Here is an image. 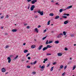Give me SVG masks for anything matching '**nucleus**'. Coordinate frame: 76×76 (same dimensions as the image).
Segmentation results:
<instances>
[{
	"label": "nucleus",
	"mask_w": 76,
	"mask_h": 76,
	"mask_svg": "<svg viewBox=\"0 0 76 76\" xmlns=\"http://www.w3.org/2000/svg\"><path fill=\"white\" fill-rule=\"evenodd\" d=\"M41 69H44L45 68V66H42L41 67Z\"/></svg>",
	"instance_id": "29"
},
{
	"label": "nucleus",
	"mask_w": 76,
	"mask_h": 76,
	"mask_svg": "<svg viewBox=\"0 0 76 76\" xmlns=\"http://www.w3.org/2000/svg\"><path fill=\"white\" fill-rule=\"evenodd\" d=\"M27 25V24H24V26H26V25Z\"/></svg>",
	"instance_id": "62"
},
{
	"label": "nucleus",
	"mask_w": 76,
	"mask_h": 76,
	"mask_svg": "<svg viewBox=\"0 0 76 76\" xmlns=\"http://www.w3.org/2000/svg\"><path fill=\"white\" fill-rule=\"evenodd\" d=\"M12 32H16L17 31V29H13L12 30Z\"/></svg>",
	"instance_id": "9"
},
{
	"label": "nucleus",
	"mask_w": 76,
	"mask_h": 76,
	"mask_svg": "<svg viewBox=\"0 0 76 76\" xmlns=\"http://www.w3.org/2000/svg\"><path fill=\"white\" fill-rule=\"evenodd\" d=\"M50 16H54V14H53V13H50Z\"/></svg>",
	"instance_id": "22"
},
{
	"label": "nucleus",
	"mask_w": 76,
	"mask_h": 76,
	"mask_svg": "<svg viewBox=\"0 0 76 76\" xmlns=\"http://www.w3.org/2000/svg\"><path fill=\"white\" fill-rule=\"evenodd\" d=\"M41 26L40 25H39L38 26V28H40V27H41Z\"/></svg>",
	"instance_id": "55"
},
{
	"label": "nucleus",
	"mask_w": 76,
	"mask_h": 76,
	"mask_svg": "<svg viewBox=\"0 0 76 76\" xmlns=\"http://www.w3.org/2000/svg\"><path fill=\"white\" fill-rule=\"evenodd\" d=\"M53 68H54V66L52 67L50 69V71H53Z\"/></svg>",
	"instance_id": "26"
},
{
	"label": "nucleus",
	"mask_w": 76,
	"mask_h": 76,
	"mask_svg": "<svg viewBox=\"0 0 76 76\" xmlns=\"http://www.w3.org/2000/svg\"><path fill=\"white\" fill-rule=\"evenodd\" d=\"M62 18L65 19H66L67 17L66 16H62Z\"/></svg>",
	"instance_id": "24"
},
{
	"label": "nucleus",
	"mask_w": 76,
	"mask_h": 76,
	"mask_svg": "<svg viewBox=\"0 0 76 76\" xmlns=\"http://www.w3.org/2000/svg\"><path fill=\"white\" fill-rule=\"evenodd\" d=\"M50 22H51L50 20H49L48 23V25H49L50 24Z\"/></svg>",
	"instance_id": "21"
},
{
	"label": "nucleus",
	"mask_w": 76,
	"mask_h": 76,
	"mask_svg": "<svg viewBox=\"0 0 76 76\" xmlns=\"http://www.w3.org/2000/svg\"><path fill=\"white\" fill-rule=\"evenodd\" d=\"M55 44H58V43H59V41L58 40L55 41Z\"/></svg>",
	"instance_id": "13"
},
{
	"label": "nucleus",
	"mask_w": 76,
	"mask_h": 76,
	"mask_svg": "<svg viewBox=\"0 0 76 76\" xmlns=\"http://www.w3.org/2000/svg\"><path fill=\"white\" fill-rule=\"evenodd\" d=\"M28 50H25L24 51V53H27V52H28Z\"/></svg>",
	"instance_id": "23"
},
{
	"label": "nucleus",
	"mask_w": 76,
	"mask_h": 76,
	"mask_svg": "<svg viewBox=\"0 0 76 76\" xmlns=\"http://www.w3.org/2000/svg\"><path fill=\"white\" fill-rule=\"evenodd\" d=\"M74 36H75V35H74L73 34H72L71 35L72 37H74Z\"/></svg>",
	"instance_id": "53"
},
{
	"label": "nucleus",
	"mask_w": 76,
	"mask_h": 76,
	"mask_svg": "<svg viewBox=\"0 0 76 76\" xmlns=\"http://www.w3.org/2000/svg\"><path fill=\"white\" fill-rule=\"evenodd\" d=\"M1 71L2 72H6V69L4 68H3L1 69Z\"/></svg>",
	"instance_id": "6"
},
{
	"label": "nucleus",
	"mask_w": 76,
	"mask_h": 76,
	"mask_svg": "<svg viewBox=\"0 0 76 76\" xmlns=\"http://www.w3.org/2000/svg\"><path fill=\"white\" fill-rule=\"evenodd\" d=\"M54 1H51V2H52V3H53V2H54Z\"/></svg>",
	"instance_id": "63"
},
{
	"label": "nucleus",
	"mask_w": 76,
	"mask_h": 76,
	"mask_svg": "<svg viewBox=\"0 0 76 76\" xmlns=\"http://www.w3.org/2000/svg\"><path fill=\"white\" fill-rule=\"evenodd\" d=\"M66 74V72H64L62 74V76H64V75Z\"/></svg>",
	"instance_id": "34"
},
{
	"label": "nucleus",
	"mask_w": 76,
	"mask_h": 76,
	"mask_svg": "<svg viewBox=\"0 0 76 76\" xmlns=\"http://www.w3.org/2000/svg\"><path fill=\"white\" fill-rule=\"evenodd\" d=\"M63 65H61L60 66V69H63Z\"/></svg>",
	"instance_id": "27"
},
{
	"label": "nucleus",
	"mask_w": 76,
	"mask_h": 76,
	"mask_svg": "<svg viewBox=\"0 0 76 76\" xmlns=\"http://www.w3.org/2000/svg\"><path fill=\"white\" fill-rule=\"evenodd\" d=\"M51 53H47L46 54V56H51Z\"/></svg>",
	"instance_id": "33"
},
{
	"label": "nucleus",
	"mask_w": 76,
	"mask_h": 76,
	"mask_svg": "<svg viewBox=\"0 0 76 76\" xmlns=\"http://www.w3.org/2000/svg\"><path fill=\"white\" fill-rule=\"evenodd\" d=\"M66 68H67V65L65 66L64 67V70H66Z\"/></svg>",
	"instance_id": "38"
},
{
	"label": "nucleus",
	"mask_w": 76,
	"mask_h": 76,
	"mask_svg": "<svg viewBox=\"0 0 76 76\" xmlns=\"http://www.w3.org/2000/svg\"><path fill=\"white\" fill-rule=\"evenodd\" d=\"M21 61H25V60H24L23 59H22Z\"/></svg>",
	"instance_id": "56"
},
{
	"label": "nucleus",
	"mask_w": 76,
	"mask_h": 76,
	"mask_svg": "<svg viewBox=\"0 0 76 76\" xmlns=\"http://www.w3.org/2000/svg\"><path fill=\"white\" fill-rule=\"evenodd\" d=\"M58 4V3H56V4L59 5V4Z\"/></svg>",
	"instance_id": "57"
},
{
	"label": "nucleus",
	"mask_w": 76,
	"mask_h": 76,
	"mask_svg": "<svg viewBox=\"0 0 76 76\" xmlns=\"http://www.w3.org/2000/svg\"><path fill=\"white\" fill-rule=\"evenodd\" d=\"M37 61H35L33 63V64H36L37 63Z\"/></svg>",
	"instance_id": "41"
},
{
	"label": "nucleus",
	"mask_w": 76,
	"mask_h": 76,
	"mask_svg": "<svg viewBox=\"0 0 76 76\" xmlns=\"http://www.w3.org/2000/svg\"><path fill=\"white\" fill-rule=\"evenodd\" d=\"M28 9H29V8H30V4H28Z\"/></svg>",
	"instance_id": "40"
},
{
	"label": "nucleus",
	"mask_w": 76,
	"mask_h": 76,
	"mask_svg": "<svg viewBox=\"0 0 76 76\" xmlns=\"http://www.w3.org/2000/svg\"><path fill=\"white\" fill-rule=\"evenodd\" d=\"M32 74H33V75H35V74H36V72H32Z\"/></svg>",
	"instance_id": "30"
},
{
	"label": "nucleus",
	"mask_w": 76,
	"mask_h": 76,
	"mask_svg": "<svg viewBox=\"0 0 76 76\" xmlns=\"http://www.w3.org/2000/svg\"><path fill=\"white\" fill-rule=\"evenodd\" d=\"M37 2V0H33L31 1V4H35L36 2Z\"/></svg>",
	"instance_id": "4"
},
{
	"label": "nucleus",
	"mask_w": 76,
	"mask_h": 76,
	"mask_svg": "<svg viewBox=\"0 0 76 76\" xmlns=\"http://www.w3.org/2000/svg\"><path fill=\"white\" fill-rule=\"evenodd\" d=\"M29 55H30V53H28L26 55V57H28Z\"/></svg>",
	"instance_id": "43"
},
{
	"label": "nucleus",
	"mask_w": 76,
	"mask_h": 76,
	"mask_svg": "<svg viewBox=\"0 0 76 76\" xmlns=\"http://www.w3.org/2000/svg\"><path fill=\"white\" fill-rule=\"evenodd\" d=\"M27 68H31V66H27Z\"/></svg>",
	"instance_id": "44"
},
{
	"label": "nucleus",
	"mask_w": 76,
	"mask_h": 76,
	"mask_svg": "<svg viewBox=\"0 0 76 76\" xmlns=\"http://www.w3.org/2000/svg\"><path fill=\"white\" fill-rule=\"evenodd\" d=\"M47 36H46V37H45L43 38H42L43 40H44V39H45V38H47Z\"/></svg>",
	"instance_id": "36"
},
{
	"label": "nucleus",
	"mask_w": 76,
	"mask_h": 76,
	"mask_svg": "<svg viewBox=\"0 0 76 76\" xmlns=\"http://www.w3.org/2000/svg\"><path fill=\"white\" fill-rule=\"evenodd\" d=\"M38 13H39L40 15H44V11H42L41 12L40 11V10H39V11H38Z\"/></svg>",
	"instance_id": "1"
},
{
	"label": "nucleus",
	"mask_w": 76,
	"mask_h": 76,
	"mask_svg": "<svg viewBox=\"0 0 76 76\" xmlns=\"http://www.w3.org/2000/svg\"><path fill=\"white\" fill-rule=\"evenodd\" d=\"M26 45V43H24L23 44V45Z\"/></svg>",
	"instance_id": "61"
},
{
	"label": "nucleus",
	"mask_w": 76,
	"mask_h": 76,
	"mask_svg": "<svg viewBox=\"0 0 76 76\" xmlns=\"http://www.w3.org/2000/svg\"><path fill=\"white\" fill-rule=\"evenodd\" d=\"M72 6H68L67 7V8H66V9H70L71 8H72Z\"/></svg>",
	"instance_id": "10"
},
{
	"label": "nucleus",
	"mask_w": 76,
	"mask_h": 76,
	"mask_svg": "<svg viewBox=\"0 0 76 76\" xmlns=\"http://www.w3.org/2000/svg\"><path fill=\"white\" fill-rule=\"evenodd\" d=\"M7 60H8V63H10L11 61V58L10 57H8L7 58Z\"/></svg>",
	"instance_id": "2"
},
{
	"label": "nucleus",
	"mask_w": 76,
	"mask_h": 76,
	"mask_svg": "<svg viewBox=\"0 0 76 76\" xmlns=\"http://www.w3.org/2000/svg\"><path fill=\"white\" fill-rule=\"evenodd\" d=\"M60 34V35H63V33H60V34Z\"/></svg>",
	"instance_id": "49"
},
{
	"label": "nucleus",
	"mask_w": 76,
	"mask_h": 76,
	"mask_svg": "<svg viewBox=\"0 0 76 76\" xmlns=\"http://www.w3.org/2000/svg\"><path fill=\"white\" fill-rule=\"evenodd\" d=\"M34 30L35 31H36L37 33H38V28H35Z\"/></svg>",
	"instance_id": "11"
},
{
	"label": "nucleus",
	"mask_w": 76,
	"mask_h": 76,
	"mask_svg": "<svg viewBox=\"0 0 76 76\" xmlns=\"http://www.w3.org/2000/svg\"><path fill=\"white\" fill-rule=\"evenodd\" d=\"M50 63L48 64L47 65V67H49V66H50Z\"/></svg>",
	"instance_id": "37"
},
{
	"label": "nucleus",
	"mask_w": 76,
	"mask_h": 76,
	"mask_svg": "<svg viewBox=\"0 0 76 76\" xmlns=\"http://www.w3.org/2000/svg\"><path fill=\"white\" fill-rule=\"evenodd\" d=\"M27 29H29V28H30L29 26H27Z\"/></svg>",
	"instance_id": "50"
},
{
	"label": "nucleus",
	"mask_w": 76,
	"mask_h": 76,
	"mask_svg": "<svg viewBox=\"0 0 76 76\" xmlns=\"http://www.w3.org/2000/svg\"><path fill=\"white\" fill-rule=\"evenodd\" d=\"M9 18V15H7L6 17V18Z\"/></svg>",
	"instance_id": "42"
},
{
	"label": "nucleus",
	"mask_w": 76,
	"mask_h": 76,
	"mask_svg": "<svg viewBox=\"0 0 76 76\" xmlns=\"http://www.w3.org/2000/svg\"><path fill=\"white\" fill-rule=\"evenodd\" d=\"M64 16H69V14H64Z\"/></svg>",
	"instance_id": "19"
},
{
	"label": "nucleus",
	"mask_w": 76,
	"mask_h": 76,
	"mask_svg": "<svg viewBox=\"0 0 76 76\" xmlns=\"http://www.w3.org/2000/svg\"><path fill=\"white\" fill-rule=\"evenodd\" d=\"M53 42V41H49V44H51V43H52Z\"/></svg>",
	"instance_id": "39"
},
{
	"label": "nucleus",
	"mask_w": 76,
	"mask_h": 76,
	"mask_svg": "<svg viewBox=\"0 0 76 76\" xmlns=\"http://www.w3.org/2000/svg\"><path fill=\"white\" fill-rule=\"evenodd\" d=\"M4 17L3 16H2V17H1V19H3V18Z\"/></svg>",
	"instance_id": "58"
},
{
	"label": "nucleus",
	"mask_w": 76,
	"mask_h": 76,
	"mask_svg": "<svg viewBox=\"0 0 76 76\" xmlns=\"http://www.w3.org/2000/svg\"><path fill=\"white\" fill-rule=\"evenodd\" d=\"M27 1H28V2H29V1H32V0H27Z\"/></svg>",
	"instance_id": "54"
},
{
	"label": "nucleus",
	"mask_w": 76,
	"mask_h": 76,
	"mask_svg": "<svg viewBox=\"0 0 76 76\" xmlns=\"http://www.w3.org/2000/svg\"><path fill=\"white\" fill-rule=\"evenodd\" d=\"M57 38H61V36L60 34L58 35L57 36Z\"/></svg>",
	"instance_id": "14"
},
{
	"label": "nucleus",
	"mask_w": 76,
	"mask_h": 76,
	"mask_svg": "<svg viewBox=\"0 0 76 76\" xmlns=\"http://www.w3.org/2000/svg\"><path fill=\"white\" fill-rule=\"evenodd\" d=\"M72 63V62L70 61H69L68 63V64H71Z\"/></svg>",
	"instance_id": "45"
},
{
	"label": "nucleus",
	"mask_w": 76,
	"mask_h": 76,
	"mask_svg": "<svg viewBox=\"0 0 76 76\" xmlns=\"http://www.w3.org/2000/svg\"><path fill=\"white\" fill-rule=\"evenodd\" d=\"M63 54L61 53H58V56H61Z\"/></svg>",
	"instance_id": "8"
},
{
	"label": "nucleus",
	"mask_w": 76,
	"mask_h": 76,
	"mask_svg": "<svg viewBox=\"0 0 76 76\" xmlns=\"http://www.w3.org/2000/svg\"><path fill=\"white\" fill-rule=\"evenodd\" d=\"M41 71H44V69H41Z\"/></svg>",
	"instance_id": "59"
},
{
	"label": "nucleus",
	"mask_w": 76,
	"mask_h": 76,
	"mask_svg": "<svg viewBox=\"0 0 76 76\" xmlns=\"http://www.w3.org/2000/svg\"><path fill=\"white\" fill-rule=\"evenodd\" d=\"M63 34L64 35H66V32H65V31H64L63 32Z\"/></svg>",
	"instance_id": "28"
},
{
	"label": "nucleus",
	"mask_w": 76,
	"mask_h": 76,
	"mask_svg": "<svg viewBox=\"0 0 76 76\" xmlns=\"http://www.w3.org/2000/svg\"><path fill=\"white\" fill-rule=\"evenodd\" d=\"M52 47V46H50V45H47V48H51Z\"/></svg>",
	"instance_id": "17"
},
{
	"label": "nucleus",
	"mask_w": 76,
	"mask_h": 76,
	"mask_svg": "<svg viewBox=\"0 0 76 76\" xmlns=\"http://www.w3.org/2000/svg\"><path fill=\"white\" fill-rule=\"evenodd\" d=\"M59 18V16H57L56 17H55V19H58Z\"/></svg>",
	"instance_id": "16"
},
{
	"label": "nucleus",
	"mask_w": 76,
	"mask_h": 76,
	"mask_svg": "<svg viewBox=\"0 0 76 76\" xmlns=\"http://www.w3.org/2000/svg\"><path fill=\"white\" fill-rule=\"evenodd\" d=\"M68 22H69V20H66L65 21H64V23L65 25H66V24H67V23H68Z\"/></svg>",
	"instance_id": "5"
},
{
	"label": "nucleus",
	"mask_w": 76,
	"mask_h": 76,
	"mask_svg": "<svg viewBox=\"0 0 76 76\" xmlns=\"http://www.w3.org/2000/svg\"><path fill=\"white\" fill-rule=\"evenodd\" d=\"M56 64V62H54L53 63V65H55V64Z\"/></svg>",
	"instance_id": "51"
},
{
	"label": "nucleus",
	"mask_w": 76,
	"mask_h": 76,
	"mask_svg": "<svg viewBox=\"0 0 76 76\" xmlns=\"http://www.w3.org/2000/svg\"><path fill=\"white\" fill-rule=\"evenodd\" d=\"M47 49H48L47 47H45L43 48L42 50L43 51H45V50H46Z\"/></svg>",
	"instance_id": "7"
},
{
	"label": "nucleus",
	"mask_w": 76,
	"mask_h": 76,
	"mask_svg": "<svg viewBox=\"0 0 76 76\" xmlns=\"http://www.w3.org/2000/svg\"><path fill=\"white\" fill-rule=\"evenodd\" d=\"M48 40H47V42H46V44L47 45V44H48Z\"/></svg>",
	"instance_id": "32"
},
{
	"label": "nucleus",
	"mask_w": 76,
	"mask_h": 76,
	"mask_svg": "<svg viewBox=\"0 0 76 76\" xmlns=\"http://www.w3.org/2000/svg\"><path fill=\"white\" fill-rule=\"evenodd\" d=\"M63 9H61L59 10V12H60L61 13V12H63Z\"/></svg>",
	"instance_id": "20"
},
{
	"label": "nucleus",
	"mask_w": 76,
	"mask_h": 76,
	"mask_svg": "<svg viewBox=\"0 0 76 76\" xmlns=\"http://www.w3.org/2000/svg\"><path fill=\"white\" fill-rule=\"evenodd\" d=\"M35 47H36L35 45H32V46H31V48H35Z\"/></svg>",
	"instance_id": "15"
},
{
	"label": "nucleus",
	"mask_w": 76,
	"mask_h": 76,
	"mask_svg": "<svg viewBox=\"0 0 76 76\" xmlns=\"http://www.w3.org/2000/svg\"><path fill=\"white\" fill-rule=\"evenodd\" d=\"M67 50H68V49H67V48H65V50L67 51Z\"/></svg>",
	"instance_id": "47"
},
{
	"label": "nucleus",
	"mask_w": 76,
	"mask_h": 76,
	"mask_svg": "<svg viewBox=\"0 0 76 76\" xmlns=\"http://www.w3.org/2000/svg\"><path fill=\"white\" fill-rule=\"evenodd\" d=\"M76 66H73V69H72V70H74L76 69Z\"/></svg>",
	"instance_id": "18"
},
{
	"label": "nucleus",
	"mask_w": 76,
	"mask_h": 76,
	"mask_svg": "<svg viewBox=\"0 0 76 76\" xmlns=\"http://www.w3.org/2000/svg\"><path fill=\"white\" fill-rule=\"evenodd\" d=\"M18 57V55H17L14 58V60H16Z\"/></svg>",
	"instance_id": "25"
},
{
	"label": "nucleus",
	"mask_w": 76,
	"mask_h": 76,
	"mask_svg": "<svg viewBox=\"0 0 76 76\" xmlns=\"http://www.w3.org/2000/svg\"><path fill=\"white\" fill-rule=\"evenodd\" d=\"M35 8V6L34 5H33L31 6L30 9L31 11H32V10H34V9Z\"/></svg>",
	"instance_id": "3"
},
{
	"label": "nucleus",
	"mask_w": 76,
	"mask_h": 76,
	"mask_svg": "<svg viewBox=\"0 0 76 76\" xmlns=\"http://www.w3.org/2000/svg\"><path fill=\"white\" fill-rule=\"evenodd\" d=\"M42 45H41L40 46V47H39L38 49H39V50H40L41 49V48H42Z\"/></svg>",
	"instance_id": "12"
},
{
	"label": "nucleus",
	"mask_w": 76,
	"mask_h": 76,
	"mask_svg": "<svg viewBox=\"0 0 76 76\" xmlns=\"http://www.w3.org/2000/svg\"><path fill=\"white\" fill-rule=\"evenodd\" d=\"M74 46H76V44H74Z\"/></svg>",
	"instance_id": "64"
},
{
	"label": "nucleus",
	"mask_w": 76,
	"mask_h": 76,
	"mask_svg": "<svg viewBox=\"0 0 76 76\" xmlns=\"http://www.w3.org/2000/svg\"><path fill=\"white\" fill-rule=\"evenodd\" d=\"M47 60H48V59L47 58L45 59H44V61H47Z\"/></svg>",
	"instance_id": "35"
},
{
	"label": "nucleus",
	"mask_w": 76,
	"mask_h": 76,
	"mask_svg": "<svg viewBox=\"0 0 76 76\" xmlns=\"http://www.w3.org/2000/svg\"><path fill=\"white\" fill-rule=\"evenodd\" d=\"M28 60H30V59H31V57H28Z\"/></svg>",
	"instance_id": "46"
},
{
	"label": "nucleus",
	"mask_w": 76,
	"mask_h": 76,
	"mask_svg": "<svg viewBox=\"0 0 76 76\" xmlns=\"http://www.w3.org/2000/svg\"><path fill=\"white\" fill-rule=\"evenodd\" d=\"M1 29H3V26L1 27Z\"/></svg>",
	"instance_id": "60"
},
{
	"label": "nucleus",
	"mask_w": 76,
	"mask_h": 76,
	"mask_svg": "<svg viewBox=\"0 0 76 76\" xmlns=\"http://www.w3.org/2000/svg\"><path fill=\"white\" fill-rule=\"evenodd\" d=\"M35 19H36V18H38V16H37V15H35Z\"/></svg>",
	"instance_id": "52"
},
{
	"label": "nucleus",
	"mask_w": 76,
	"mask_h": 76,
	"mask_svg": "<svg viewBox=\"0 0 76 76\" xmlns=\"http://www.w3.org/2000/svg\"><path fill=\"white\" fill-rule=\"evenodd\" d=\"M46 31H47V30L46 29H45L43 31L44 33V32H46Z\"/></svg>",
	"instance_id": "48"
},
{
	"label": "nucleus",
	"mask_w": 76,
	"mask_h": 76,
	"mask_svg": "<svg viewBox=\"0 0 76 76\" xmlns=\"http://www.w3.org/2000/svg\"><path fill=\"white\" fill-rule=\"evenodd\" d=\"M9 47V46L7 45L6 46V47H5V48H7Z\"/></svg>",
	"instance_id": "31"
}]
</instances>
